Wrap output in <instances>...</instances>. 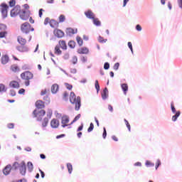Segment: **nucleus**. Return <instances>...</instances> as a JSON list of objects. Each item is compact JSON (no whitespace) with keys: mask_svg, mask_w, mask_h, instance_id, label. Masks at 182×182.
<instances>
[{"mask_svg":"<svg viewBox=\"0 0 182 182\" xmlns=\"http://www.w3.org/2000/svg\"><path fill=\"white\" fill-rule=\"evenodd\" d=\"M11 72L16 73V72H21V68L16 64H13L10 67Z\"/></svg>","mask_w":182,"mask_h":182,"instance_id":"obj_16","label":"nucleus"},{"mask_svg":"<svg viewBox=\"0 0 182 182\" xmlns=\"http://www.w3.org/2000/svg\"><path fill=\"white\" fill-rule=\"evenodd\" d=\"M59 90V85L58 84H53L51 86V92L52 93H56Z\"/></svg>","mask_w":182,"mask_h":182,"instance_id":"obj_25","label":"nucleus"},{"mask_svg":"<svg viewBox=\"0 0 182 182\" xmlns=\"http://www.w3.org/2000/svg\"><path fill=\"white\" fill-rule=\"evenodd\" d=\"M0 6L3 18H6L8 16V8H9V6L5 3H2Z\"/></svg>","mask_w":182,"mask_h":182,"instance_id":"obj_5","label":"nucleus"},{"mask_svg":"<svg viewBox=\"0 0 182 182\" xmlns=\"http://www.w3.org/2000/svg\"><path fill=\"white\" fill-rule=\"evenodd\" d=\"M178 4L180 8H182V0H178Z\"/></svg>","mask_w":182,"mask_h":182,"instance_id":"obj_64","label":"nucleus"},{"mask_svg":"<svg viewBox=\"0 0 182 182\" xmlns=\"http://www.w3.org/2000/svg\"><path fill=\"white\" fill-rule=\"evenodd\" d=\"M83 130V124H81V125L78 127L77 132H82Z\"/></svg>","mask_w":182,"mask_h":182,"instance_id":"obj_59","label":"nucleus"},{"mask_svg":"<svg viewBox=\"0 0 182 182\" xmlns=\"http://www.w3.org/2000/svg\"><path fill=\"white\" fill-rule=\"evenodd\" d=\"M31 16V11H26V10H21L20 13V18L23 21H28Z\"/></svg>","mask_w":182,"mask_h":182,"instance_id":"obj_6","label":"nucleus"},{"mask_svg":"<svg viewBox=\"0 0 182 182\" xmlns=\"http://www.w3.org/2000/svg\"><path fill=\"white\" fill-rule=\"evenodd\" d=\"M10 95H11V96H16V92H15V90H11L10 91Z\"/></svg>","mask_w":182,"mask_h":182,"instance_id":"obj_60","label":"nucleus"},{"mask_svg":"<svg viewBox=\"0 0 182 182\" xmlns=\"http://www.w3.org/2000/svg\"><path fill=\"white\" fill-rule=\"evenodd\" d=\"M49 21H50V18L46 17L44 20V25H48V23L50 22Z\"/></svg>","mask_w":182,"mask_h":182,"instance_id":"obj_53","label":"nucleus"},{"mask_svg":"<svg viewBox=\"0 0 182 182\" xmlns=\"http://www.w3.org/2000/svg\"><path fill=\"white\" fill-rule=\"evenodd\" d=\"M69 97V93H68V92H64L63 94V98L64 100H68Z\"/></svg>","mask_w":182,"mask_h":182,"instance_id":"obj_38","label":"nucleus"},{"mask_svg":"<svg viewBox=\"0 0 182 182\" xmlns=\"http://www.w3.org/2000/svg\"><path fill=\"white\" fill-rule=\"evenodd\" d=\"M9 62V57L7 55H3L1 57V63L2 65H6Z\"/></svg>","mask_w":182,"mask_h":182,"instance_id":"obj_24","label":"nucleus"},{"mask_svg":"<svg viewBox=\"0 0 182 182\" xmlns=\"http://www.w3.org/2000/svg\"><path fill=\"white\" fill-rule=\"evenodd\" d=\"M48 123H49V119H48L47 117H45L43 119L41 124L43 127H46V126H48Z\"/></svg>","mask_w":182,"mask_h":182,"instance_id":"obj_30","label":"nucleus"},{"mask_svg":"<svg viewBox=\"0 0 182 182\" xmlns=\"http://www.w3.org/2000/svg\"><path fill=\"white\" fill-rule=\"evenodd\" d=\"M11 170H12V166L7 165L3 170V173L5 176H8L9 173H11Z\"/></svg>","mask_w":182,"mask_h":182,"instance_id":"obj_19","label":"nucleus"},{"mask_svg":"<svg viewBox=\"0 0 182 182\" xmlns=\"http://www.w3.org/2000/svg\"><path fill=\"white\" fill-rule=\"evenodd\" d=\"M95 89H97V92L100 90V85H99V81L97 80H95Z\"/></svg>","mask_w":182,"mask_h":182,"instance_id":"obj_42","label":"nucleus"},{"mask_svg":"<svg viewBox=\"0 0 182 182\" xmlns=\"http://www.w3.org/2000/svg\"><path fill=\"white\" fill-rule=\"evenodd\" d=\"M58 45L63 50H66V49H68V46H66V41L63 40L59 41Z\"/></svg>","mask_w":182,"mask_h":182,"instance_id":"obj_20","label":"nucleus"},{"mask_svg":"<svg viewBox=\"0 0 182 182\" xmlns=\"http://www.w3.org/2000/svg\"><path fill=\"white\" fill-rule=\"evenodd\" d=\"M48 93V90L46 89L43 90L41 92V96H45Z\"/></svg>","mask_w":182,"mask_h":182,"instance_id":"obj_55","label":"nucleus"},{"mask_svg":"<svg viewBox=\"0 0 182 182\" xmlns=\"http://www.w3.org/2000/svg\"><path fill=\"white\" fill-rule=\"evenodd\" d=\"M21 11L20 6H14V8L11 11V16H17L18 15H21Z\"/></svg>","mask_w":182,"mask_h":182,"instance_id":"obj_7","label":"nucleus"},{"mask_svg":"<svg viewBox=\"0 0 182 182\" xmlns=\"http://www.w3.org/2000/svg\"><path fill=\"white\" fill-rule=\"evenodd\" d=\"M17 41L20 45H26V39L21 36L17 37Z\"/></svg>","mask_w":182,"mask_h":182,"instance_id":"obj_22","label":"nucleus"},{"mask_svg":"<svg viewBox=\"0 0 182 182\" xmlns=\"http://www.w3.org/2000/svg\"><path fill=\"white\" fill-rule=\"evenodd\" d=\"M27 167L28 171H33V164H32V162H28Z\"/></svg>","mask_w":182,"mask_h":182,"instance_id":"obj_32","label":"nucleus"},{"mask_svg":"<svg viewBox=\"0 0 182 182\" xmlns=\"http://www.w3.org/2000/svg\"><path fill=\"white\" fill-rule=\"evenodd\" d=\"M109 68H110V64H109V63H105L104 65V69H105V70H107Z\"/></svg>","mask_w":182,"mask_h":182,"instance_id":"obj_47","label":"nucleus"},{"mask_svg":"<svg viewBox=\"0 0 182 182\" xmlns=\"http://www.w3.org/2000/svg\"><path fill=\"white\" fill-rule=\"evenodd\" d=\"M146 166H154V164H151V162L147 161L146 162Z\"/></svg>","mask_w":182,"mask_h":182,"instance_id":"obj_62","label":"nucleus"},{"mask_svg":"<svg viewBox=\"0 0 182 182\" xmlns=\"http://www.w3.org/2000/svg\"><path fill=\"white\" fill-rule=\"evenodd\" d=\"M77 52L80 55H87V53H89V48L86 47H82V48H78Z\"/></svg>","mask_w":182,"mask_h":182,"instance_id":"obj_12","label":"nucleus"},{"mask_svg":"<svg viewBox=\"0 0 182 182\" xmlns=\"http://www.w3.org/2000/svg\"><path fill=\"white\" fill-rule=\"evenodd\" d=\"M18 95H25V89L21 88L18 90Z\"/></svg>","mask_w":182,"mask_h":182,"instance_id":"obj_50","label":"nucleus"},{"mask_svg":"<svg viewBox=\"0 0 182 182\" xmlns=\"http://www.w3.org/2000/svg\"><path fill=\"white\" fill-rule=\"evenodd\" d=\"M70 62L73 65H76V63H77V57L76 55L73 56Z\"/></svg>","mask_w":182,"mask_h":182,"instance_id":"obj_34","label":"nucleus"},{"mask_svg":"<svg viewBox=\"0 0 182 182\" xmlns=\"http://www.w3.org/2000/svg\"><path fill=\"white\" fill-rule=\"evenodd\" d=\"M15 4H16V2L15 1V0H11L9 1V5L10 6H15Z\"/></svg>","mask_w":182,"mask_h":182,"instance_id":"obj_51","label":"nucleus"},{"mask_svg":"<svg viewBox=\"0 0 182 182\" xmlns=\"http://www.w3.org/2000/svg\"><path fill=\"white\" fill-rule=\"evenodd\" d=\"M67 168L68 170L69 174H72V171H73V166H72V164H67Z\"/></svg>","mask_w":182,"mask_h":182,"instance_id":"obj_31","label":"nucleus"},{"mask_svg":"<svg viewBox=\"0 0 182 182\" xmlns=\"http://www.w3.org/2000/svg\"><path fill=\"white\" fill-rule=\"evenodd\" d=\"M109 96V90L105 87L102 92V97L103 100H106Z\"/></svg>","mask_w":182,"mask_h":182,"instance_id":"obj_21","label":"nucleus"},{"mask_svg":"<svg viewBox=\"0 0 182 182\" xmlns=\"http://www.w3.org/2000/svg\"><path fill=\"white\" fill-rule=\"evenodd\" d=\"M136 31H141V26L138 24V25H136Z\"/></svg>","mask_w":182,"mask_h":182,"instance_id":"obj_61","label":"nucleus"},{"mask_svg":"<svg viewBox=\"0 0 182 182\" xmlns=\"http://www.w3.org/2000/svg\"><path fill=\"white\" fill-rule=\"evenodd\" d=\"M19 170L21 174H22V176H25L26 173V164H25V162H21L20 164Z\"/></svg>","mask_w":182,"mask_h":182,"instance_id":"obj_9","label":"nucleus"},{"mask_svg":"<svg viewBox=\"0 0 182 182\" xmlns=\"http://www.w3.org/2000/svg\"><path fill=\"white\" fill-rule=\"evenodd\" d=\"M106 136H107V132H106V128L104 127V132L102 134L103 139H106Z\"/></svg>","mask_w":182,"mask_h":182,"instance_id":"obj_54","label":"nucleus"},{"mask_svg":"<svg viewBox=\"0 0 182 182\" xmlns=\"http://www.w3.org/2000/svg\"><path fill=\"white\" fill-rule=\"evenodd\" d=\"M171 109L172 110V113H176V107H174V102L171 103Z\"/></svg>","mask_w":182,"mask_h":182,"instance_id":"obj_45","label":"nucleus"},{"mask_svg":"<svg viewBox=\"0 0 182 182\" xmlns=\"http://www.w3.org/2000/svg\"><path fill=\"white\" fill-rule=\"evenodd\" d=\"M76 41H77L79 46H82L83 45V40L80 36L76 37Z\"/></svg>","mask_w":182,"mask_h":182,"instance_id":"obj_33","label":"nucleus"},{"mask_svg":"<svg viewBox=\"0 0 182 182\" xmlns=\"http://www.w3.org/2000/svg\"><path fill=\"white\" fill-rule=\"evenodd\" d=\"M160 164H161V162L160 161V160H158L156 163V170H157V168H159Z\"/></svg>","mask_w":182,"mask_h":182,"instance_id":"obj_56","label":"nucleus"},{"mask_svg":"<svg viewBox=\"0 0 182 182\" xmlns=\"http://www.w3.org/2000/svg\"><path fill=\"white\" fill-rule=\"evenodd\" d=\"M44 10L43 9H41L38 12V15L40 18H42V15L43 14Z\"/></svg>","mask_w":182,"mask_h":182,"instance_id":"obj_57","label":"nucleus"},{"mask_svg":"<svg viewBox=\"0 0 182 182\" xmlns=\"http://www.w3.org/2000/svg\"><path fill=\"white\" fill-rule=\"evenodd\" d=\"M92 22L95 26H100V25H102V23L99 21V18L96 17L92 19Z\"/></svg>","mask_w":182,"mask_h":182,"instance_id":"obj_29","label":"nucleus"},{"mask_svg":"<svg viewBox=\"0 0 182 182\" xmlns=\"http://www.w3.org/2000/svg\"><path fill=\"white\" fill-rule=\"evenodd\" d=\"M53 33L55 36H56V38H63V36H65V33L62 30L58 28L54 29Z\"/></svg>","mask_w":182,"mask_h":182,"instance_id":"obj_8","label":"nucleus"},{"mask_svg":"<svg viewBox=\"0 0 182 182\" xmlns=\"http://www.w3.org/2000/svg\"><path fill=\"white\" fill-rule=\"evenodd\" d=\"M124 122L129 132H131V127H130V124L129 123V121H127V119H124Z\"/></svg>","mask_w":182,"mask_h":182,"instance_id":"obj_41","label":"nucleus"},{"mask_svg":"<svg viewBox=\"0 0 182 182\" xmlns=\"http://www.w3.org/2000/svg\"><path fill=\"white\" fill-rule=\"evenodd\" d=\"M16 49L18 50V52H21V53H25V52L29 51V48H28V46H26L25 45L18 46L16 47Z\"/></svg>","mask_w":182,"mask_h":182,"instance_id":"obj_11","label":"nucleus"},{"mask_svg":"<svg viewBox=\"0 0 182 182\" xmlns=\"http://www.w3.org/2000/svg\"><path fill=\"white\" fill-rule=\"evenodd\" d=\"M0 92H6V87L4 84H0Z\"/></svg>","mask_w":182,"mask_h":182,"instance_id":"obj_43","label":"nucleus"},{"mask_svg":"<svg viewBox=\"0 0 182 182\" xmlns=\"http://www.w3.org/2000/svg\"><path fill=\"white\" fill-rule=\"evenodd\" d=\"M54 53L55 55H62V50H60V48L59 47V46H56L55 47Z\"/></svg>","mask_w":182,"mask_h":182,"instance_id":"obj_27","label":"nucleus"},{"mask_svg":"<svg viewBox=\"0 0 182 182\" xmlns=\"http://www.w3.org/2000/svg\"><path fill=\"white\" fill-rule=\"evenodd\" d=\"M121 87L124 95H126L127 93V90H129V85H127V84L126 83H124V84H122Z\"/></svg>","mask_w":182,"mask_h":182,"instance_id":"obj_26","label":"nucleus"},{"mask_svg":"<svg viewBox=\"0 0 182 182\" xmlns=\"http://www.w3.org/2000/svg\"><path fill=\"white\" fill-rule=\"evenodd\" d=\"M62 127H66L68 126V123H69V117L64 115L61 118Z\"/></svg>","mask_w":182,"mask_h":182,"instance_id":"obj_10","label":"nucleus"},{"mask_svg":"<svg viewBox=\"0 0 182 182\" xmlns=\"http://www.w3.org/2000/svg\"><path fill=\"white\" fill-rule=\"evenodd\" d=\"M80 114H78L73 120V122L70 123V124H73V123H75V122H77V120H79V119H80Z\"/></svg>","mask_w":182,"mask_h":182,"instance_id":"obj_39","label":"nucleus"},{"mask_svg":"<svg viewBox=\"0 0 182 182\" xmlns=\"http://www.w3.org/2000/svg\"><path fill=\"white\" fill-rule=\"evenodd\" d=\"M49 23L51 28H59V22L56 21V20H51L50 21Z\"/></svg>","mask_w":182,"mask_h":182,"instance_id":"obj_23","label":"nucleus"},{"mask_svg":"<svg viewBox=\"0 0 182 182\" xmlns=\"http://www.w3.org/2000/svg\"><path fill=\"white\" fill-rule=\"evenodd\" d=\"M33 114L34 117L37 118L38 122H41L42 120V117L46 114V112L44 109H41L38 112V110L35 109L33 112Z\"/></svg>","mask_w":182,"mask_h":182,"instance_id":"obj_4","label":"nucleus"},{"mask_svg":"<svg viewBox=\"0 0 182 182\" xmlns=\"http://www.w3.org/2000/svg\"><path fill=\"white\" fill-rule=\"evenodd\" d=\"M65 32L66 34L68 35V36H72V35H75V33H77V31L72 28H68L66 29Z\"/></svg>","mask_w":182,"mask_h":182,"instance_id":"obj_17","label":"nucleus"},{"mask_svg":"<svg viewBox=\"0 0 182 182\" xmlns=\"http://www.w3.org/2000/svg\"><path fill=\"white\" fill-rule=\"evenodd\" d=\"M81 61L82 63H85V62H87V58L85 56L81 57Z\"/></svg>","mask_w":182,"mask_h":182,"instance_id":"obj_52","label":"nucleus"},{"mask_svg":"<svg viewBox=\"0 0 182 182\" xmlns=\"http://www.w3.org/2000/svg\"><path fill=\"white\" fill-rule=\"evenodd\" d=\"M108 109L109 110V112H113V107L111 105H109Z\"/></svg>","mask_w":182,"mask_h":182,"instance_id":"obj_63","label":"nucleus"},{"mask_svg":"<svg viewBox=\"0 0 182 182\" xmlns=\"http://www.w3.org/2000/svg\"><path fill=\"white\" fill-rule=\"evenodd\" d=\"M93 129H95V125L93 124V123L91 122L90 124V127L87 129L88 133H90V132H92Z\"/></svg>","mask_w":182,"mask_h":182,"instance_id":"obj_40","label":"nucleus"},{"mask_svg":"<svg viewBox=\"0 0 182 182\" xmlns=\"http://www.w3.org/2000/svg\"><path fill=\"white\" fill-rule=\"evenodd\" d=\"M7 127L9 129H14V127H15V124L14 123H9L7 124Z\"/></svg>","mask_w":182,"mask_h":182,"instance_id":"obj_48","label":"nucleus"},{"mask_svg":"<svg viewBox=\"0 0 182 182\" xmlns=\"http://www.w3.org/2000/svg\"><path fill=\"white\" fill-rule=\"evenodd\" d=\"M20 76L23 80H25V86H29V85H31L30 80H32V79H33V73L30 71L23 72L21 74Z\"/></svg>","mask_w":182,"mask_h":182,"instance_id":"obj_2","label":"nucleus"},{"mask_svg":"<svg viewBox=\"0 0 182 182\" xmlns=\"http://www.w3.org/2000/svg\"><path fill=\"white\" fill-rule=\"evenodd\" d=\"M128 47L129 48L130 50L133 52V46L132 45V42H128Z\"/></svg>","mask_w":182,"mask_h":182,"instance_id":"obj_58","label":"nucleus"},{"mask_svg":"<svg viewBox=\"0 0 182 182\" xmlns=\"http://www.w3.org/2000/svg\"><path fill=\"white\" fill-rule=\"evenodd\" d=\"M21 31L23 33L28 34L29 33V32H33V31H35V28L32 27V26L29 23L26 22L21 24Z\"/></svg>","mask_w":182,"mask_h":182,"instance_id":"obj_3","label":"nucleus"},{"mask_svg":"<svg viewBox=\"0 0 182 182\" xmlns=\"http://www.w3.org/2000/svg\"><path fill=\"white\" fill-rule=\"evenodd\" d=\"M36 107H37V109H44L45 102L42 100H37L36 102Z\"/></svg>","mask_w":182,"mask_h":182,"instance_id":"obj_15","label":"nucleus"},{"mask_svg":"<svg viewBox=\"0 0 182 182\" xmlns=\"http://www.w3.org/2000/svg\"><path fill=\"white\" fill-rule=\"evenodd\" d=\"M85 15L88 18V19H93L96 17V16L95 15V13L91 10H88L85 11Z\"/></svg>","mask_w":182,"mask_h":182,"instance_id":"obj_13","label":"nucleus"},{"mask_svg":"<svg viewBox=\"0 0 182 182\" xmlns=\"http://www.w3.org/2000/svg\"><path fill=\"white\" fill-rule=\"evenodd\" d=\"M98 41L100 42V43H106V42H107V39H105L103 38V37L99 36Z\"/></svg>","mask_w":182,"mask_h":182,"instance_id":"obj_36","label":"nucleus"},{"mask_svg":"<svg viewBox=\"0 0 182 182\" xmlns=\"http://www.w3.org/2000/svg\"><path fill=\"white\" fill-rule=\"evenodd\" d=\"M7 33H8L6 31L0 32V38H5Z\"/></svg>","mask_w":182,"mask_h":182,"instance_id":"obj_46","label":"nucleus"},{"mask_svg":"<svg viewBox=\"0 0 182 182\" xmlns=\"http://www.w3.org/2000/svg\"><path fill=\"white\" fill-rule=\"evenodd\" d=\"M65 86L68 90H72V89H73V86L69 83H65Z\"/></svg>","mask_w":182,"mask_h":182,"instance_id":"obj_44","label":"nucleus"},{"mask_svg":"<svg viewBox=\"0 0 182 182\" xmlns=\"http://www.w3.org/2000/svg\"><path fill=\"white\" fill-rule=\"evenodd\" d=\"M180 114H181V112L180 111L176 112L175 115L172 117V121L173 122H176L177 119L180 117Z\"/></svg>","mask_w":182,"mask_h":182,"instance_id":"obj_28","label":"nucleus"},{"mask_svg":"<svg viewBox=\"0 0 182 182\" xmlns=\"http://www.w3.org/2000/svg\"><path fill=\"white\" fill-rule=\"evenodd\" d=\"M119 66H120V64L119 63H116L114 65V70H117V69H119Z\"/></svg>","mask_w":182,"mask_h":182,"instance_id":"obj_49","label":"nucleus"},{"mask_svg":"<svg viewBox=\"0 0 182 182\" xmlns=\"http://www.w3.org/2000/svg\"><path fill=\"white\" fill-rule=\"evenodd\" d=\"M66 19V17L65 16V15L63 14H61L60 16H59V22L60 23H62V22H65V20Z\"/></svg>","mask_w":182,"mask_h":182,"instance_id":"obj_37","label":"nucleus"},{"mask_svg":"<svg viewBox=\"0 0 182 182\" xmlns=\"http://www.w3.org/2000/svg\"><path fill=\"white\" fill-rule=\"evenodd\" d=\"M70 102L72 105H75V110L78 111L80 109V106H82V100L80 97H76L75 92H72L70 95Z\"/></svg>","mask_w":182,"mask_h":182,"instance_id":"obj_1","label":"nucleus"},{"mask_svg":"<svg viewBox=\"0 0 182 182\" xmlns=\"http://www.w3.org/2000/svg\"><path fill=\"white\" fill-rule=\"evenodd\" d=\"M9 86L14 89H19L20 85L18 81L13 80L10 82Z\"/></svg>","mask_w":182,"mask_h":182,"instance_id":"obj_18","label":"nucleus"},{"mask_svg":"<svg viewBox=\"0 0 182 182\" xmlns=\"http://www.w3.org/2000/svg\"><path fill=\"white\" fill-rule=\"evenodd\" d=\"M68 46L71 48L73 49L76 46V43L73 41H70L68 43Z\"/></svg>","mask_w":182,"mask_h":182,"instance_id":"obj_35","label":"nucleus"},{"mask_svg":"<svg viewBox=\"0 0 182 182\" xmlns=\"http://www.w3.org/2000/svg\"><path fill=\"white\" fill-rule=\"evenodd\" d=\"M50 126L53 129H58L59 127V120L53 119L50 122Z\"/></svg>","mask_w":182,"mask_h":182,"instance_id":"obj_14","label":"nucleus"}]
</instances>
